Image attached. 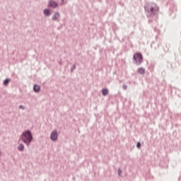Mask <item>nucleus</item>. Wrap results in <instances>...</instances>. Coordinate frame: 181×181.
Instances as JSON below:
<instances>
[{"mask_svg":"<svg viewBox=\"0 0 181 181\" xmlns=\"http://www.w3.org/2000/svg\"><path fill=\"white\" fill-rule=\"evenodd\" d=\"M138 73L139 74H145V69L144 68H139L138 69Z\"/></svg>","mask_w":181,"mask_h":181,"instance_id":"obj_8","label":"nucleus"},{"mask_svg":"<svg viewBox=\"0 0 181 181\" xmlns=\"http://www.w3.org/2000/svg\"><path fill=\"white\" fill-rule=\"evenodd\" d=\"M58 138L57 130H54L50 134V139L52 141H56Z\"/></svg>","mask_w":181,"mask_h":181,"instance_id":"obj_4","label":"nucleus"},{"mask_svg":"<svg viewBox=\"0 0 181 181\" xmlns=\"http://www.w3.org/2000/svg\"><path fill=\"white\" fill-rule=\"evenodd\" d=\"M18 149L20 151H23L24 150V145L23 144H20L18 147Z\"/></svg>","mask_w":181,"mask_h":181,"instance_id":"obj_11","label":"nucleus"},{"mask_svg":"<svg viewBox=\"0 0 181 181\" xmlns=\"http://www.w3.org/2000/svg\"><path fill=\"white\" fill-rule=\"evenodd\" d=\"M102 94L104 96H106L108 94V90L107 89H103L102 90Z\"/></svg>","mask_w":181,"mask_h":181,"instance_id":"obj_10","label":"nucleus"},{"mask_svg":"<svg viewBox=\"0 0 181 181\" xmlns=\"http://www.w3.org/2000/svg\"><path fill=\"white\" fill-rule=\"evenodd\" d=\"M44 15L45 16H50V11L49 9H45L44 10Z\"/></svg>","mask_w":181,"mask_h":181,"instance_id":"obj_9","label":"nucleus"},{"mask_svg":"<svg viewBox=\"0 0 181 181\" xmlns=\"http://www.w3.org/2000/svg\"><path fill=\"white\" fill-rule=\"evenodd\" d=\"M136 147H137L138 148H141V143H140V142H137V144H136Z\"/></svg>","mask_w":181,"mask_h":181,"instance_id":"obj_13","label":"nucleus"},{"mask_svg":"<svg viewBox=\"0 0 181 181\" xmlns=\"http://www.w3.org/2000/svg\"><path fill=\"white\" fill-rule=\"evenodd\" d=\"M60 18V15L59 13H55L54 16L52 17L53 21H56Z\"/></svg>","mask_w":181,"mask_h":181,"instance_id":"obj_7","label":"nucleus"},{"mask_svg":"<svg viewBox=\"0 0 181 181\" xmlns=\"http://www.w3.org/2000/svg\"><path fill=\"white\" fill-rule=\"evenodd\" d=\"M10 80L9 79H5L4 81V85L7 86L9 83Z\"/></svg>","mask_w":181,"mask_h":181,"instance_id":"obj_12","label":"nucleus"},{"mask_svg":"<svg viewBox=\"0 0 181 181\" xmlns=\"http://www.w3.org/2000/svg\"><path fill=\"white\" fill-rule=\"evenodd\" d=\"M21 138L25 144L29 145L30 143L33 141L32 133L30 131H25L23 132Z\"/></svg>","mask_w":181,"mask_h":181,"instance_id":"obj_1","label":"nucleus"},{"mask_svg":"<svg viewBox=\"0 0 181 181\" xmlns=\"http://www.w3.org/2000/svg\"><path fill=\"white\" fill-rule=\"evenodd\" d=\"M122 174V170L121 169H118V175H120Z\"/></svg>","mask_w":181,"mask_h":181,"instance_id":"obj_15","label":"nucleus"},{"mask_svg":"<svg viewBox=\"0 0 181 181\" xmlns=\"http://www.w3.org/2000/svg\"><path fill=\"white\" fill-rule=\"evenodd\" d=\"M19 109L25 110V107L23 105H20Z\"/></svg>","mask_w":181,"mask_h":181,"instance_id":"obj_14","label":"nucleus"},{"mask_svg":"<svg viewBox=\"0 0 181 181\" xmlns=\"http://www.w3.org/2000/svg\"><path fill=\"white\" fill-rule=\"evenodd\" d=\"M134 60L136 64L140 65L143 62V56L141 53L137 52L134 54Z\"/></svg>","mask_w":181,"mask_h":181,"instance_id":"obj_3","label":"nucleus"},{"mask_svg":"<svg viewBox=\"0 0 181 181\" xmlns=\"http://www.w3.org/2000/svg\"><path fill=\"white\" fill-rule=\"evenodd\" d=\"M123 89H124V90H127V86L126 85H124V86H123Z\"/></svg>","mask_w":181,"mask_h":181,"instance_id":"obj_16","label":"nucleus"},{"mask_svg":"<svg viewBox=\"0 0 181 181\" xmlns=\"http://www.w3.org/2000/svg\"><path fill=\"white\" fill-rule=\"evenodd\" d=\"M40 90V86H38V85H34L33 86V90L35 92V93H37L39 92Z\"/></svg>","mask_w":181,"mask_h":181,"instance_id":"obj_6","label":"nucleus"},{"mask_svg":"<svg viewBox=\"0 0 181 181\" xmlns=\"http://www.w3.org/2000/svg\"><path fill=\"white\" fill-rule=\"evenodd\" d=\"M49 6L51 8H57L58 4H57V2L54 1H50L49 2Z\"/></svg>","mask_w":181,"mask_h":181,"instance_id":"obj_5","label":"nucleus"},{"mask_svg":"<svg viewBox=\"0 0 181 181\" xmlns=\"http://www.w3.org/2000/svg\"><path fill=\"white\" fill-rule=\"evenodd\" d=\"M145 9L153 15L156 14L158 11V7L156 4H148L145 7Z\"/></svg>","mask_w":181,"mask_h":181,"instance_id":"obj_2","label":"nucleus"}]
</instances>
